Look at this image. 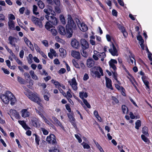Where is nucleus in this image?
I'll use <instances>...</instances> for the list:
<instances>
[{
	"label": "nucleus",
	"mask_w": 152,
	"mask_h": 152,
	"mask_svg": "<svg viewBox=\"0 0 152 152\" xmlns=\"http://www.w3.org/2000/svg\"><path fill=\"white\" fill-rule=\"evenodd\" d=\"M0 98L2 102L6 104H8L10 101L11 104L13 105L16 102L15 96L9 91H7L4 94L1 95Z\"/></svg>",
	"instance_id": "1"
},
{
	"label": "nucleus",
	"mask_w": 152,
	"mask_h": 152,
	"mask_svg": "<svg viewBox=\"0 0 152 152\" xmlns=\"http://www.w3.org/2000/svg\"><path fill=\"white\" fill-rule=\"evenodd\" d=\"M91 72L95 75V77L100 78L101 76L104 75L103 70L102 68L99 66H95L91 69Z\"/></svg>",
	"instance_id": "2"
},
{
	"label": "nucleus",
	"mask_w": 152,
	"mask_h": 152,
	"mask_svg": "<svg viewBox=\"0 0 152 152\" xmlns=\"http://www.w3.org/2000/svg\"><path fill=\"white\" fill-rule=\"evenodd\" d=\"M28 97L32 101L36 102L37 104L42 106V104L40 103V99L39 98L38 95L36 93H29Z\"/></svg>",
	"instance_id": "3"
},
{
	"label": "nucleus",
	"mask_w": 152,
	"mask_h": 152,
	"mask_svg": "<svg viewBox=\"0 0 152 152\" xmlns=\"http://www.w3.org/2000/svg\"><path fill=\"white\" fill-rule=\"evenodd\" d=\"M67 20L68 23L66 25V27L69 29H75L76 27V25L70 15H68Z\"/></svg>",
	"instance_id": "4"
},
{
	"label": "nucleus",
	"mask_w": 152,
	"mask_h": 152,
	"mask_svg": "<svg viewBox=\"0 0 152 152\" xmlns=\"http://www.w3.org/2000/svg\"><path fill=\"white\" fill-rule=\"evenodd\" d=\"M31 20L36 26L40 28H42L43 26L42 23V21L40 20L39 19L36 18L34 16H32Z\"/></svg>",
	"instance_id": "5"
},
{
	"label": "nucleus",
	"mask_w": 152,
	"mask_h": 152,
	"mask_svg": "<svg viewBox=\"0 0 152 152\" xmlns=\"http://www.w3.org/2000/svg\"><path fill=\"white\" fill-rule=\"evenodd\" d=\"M46 19L53 25H56L58 23L57 19L54 16H50L48 15L45 16Z\"/></svg>",
	"instance_id": "6"
},
{
	"label": "nucleus",
	"mask_w": 152,
	"mask_h": 152,
	"mask_svg": "<svg viewBox=\"0 0 152 152\" xmlns=\"http://www.w3.org/2000/svg\"><path fill=\"white\" fill-rule=\"evenodd\" d=\"M80 43L82 49H87L89 47L88 42L85 39H82L80 40Z\"/></svg>",
	"instance_id": "7"
},
{
	"label": "nucleus",
	"mask_w": 152,
	"mask_h": 152,
	"mask_svg": "<svg viewBox=\"0 0 152 152\" xmlns=\"http://www.w3.org/2000/svg\"><path fill=\"white\" fill-rule=\"evenodd\" d=\"M70 85L74 91H76L77 89V83L75 77L68 81Z\"/></svg>",
	"instance_id": "8"
},
{
	"label": "nucleus",
	"mask_w": 152,
	"mask_h": 152,
	"mask_svg": "<svg viewBox=\"0 0 152 152\" xmlns=\"http://www.w3.org/2000/svg\"><path fill=\"white\" fill-rule=\"evenodd\" d=\"M8 41L9 44H10L12 46L14 47H17V45L15 44V43L18 42V39L17 38L10 36L8 38Z\"/></svg>",
	"instance_id": "9"
},
{
	"label": "nucleus",
	"mask_w": 152,
	"mask_h": 152,
	"mask_svg": "<svg viewBox=\"0 0 152 152\" xmlns=\"http://www.w3.org/2000/svg\"><path fill=\"white\" fill-rule=\"evenodd\" d=\"M46 141L49 143L55 144L56 141L55 136L53 134H51L47 137Z\"/></svg>",
	"instance_id": "10"
},
{
	"label": "nucleus",
	"mask_w": 152,
	"mask_h": 152,
	"mask_svg": "<svg viewBox=\"0 0 152 152\" xmlns=\"http://www.w3.org/2000/svg\"><path fill=\"white\" fill-rule=\"evenodd\" d=\"M50 5H51L50 4L48 5L47 6L48 9H44V11L48 15H49L50 14L54 15L55 12L53 10V8Z\"/></svg>",
	"instance_id": "11"
},
{
	"label": "nucleus",
	"mask_w": 152,
	"mask_h": 152,
	"mask_svg": "<svg viewBox=\"0 0 152 152\" xmlns=\"http://www.w3.org/2000/svg\"><path fill=\"white\" fill-rule=\"evenodd\" d=\"M110 68H112L114 71L116 70L117 68L116 64L117 63V61L115 59H111L108 62Z\"/></svg>",
	"instance_id": "12"
},
{
	"label": "nucleus",
	"mask_w": 152,
	"mask_h": 152,
	"mask_svg": "<svg viewBox=\"0 0 152 152\" xmlns=\"http://www.w3.org/2000/svg\"><path fill=\"white\" fill-rule=\"evenodd\" d=\"M109 52L113 56H117L118 55L117 50L113 44H112L111 48L109 49Z\"/></svg>",
	"instance_id": "13"
},
{
	"label": "nucleus",
	"mask_w": 152,
	"mask_h": 152,
	"mask_svg": "<svg viewBox=\"0 0 152 152\" xmlns=\"http://www.w3.org/2000/svg\"><path fill=\"white\" fill-rule=\"evenodd\" d=\"M77 20L78 21V22L77 21V24L80 29L82 31L84 32L86 31L88 29V27L84 23H83L80 24V27L79 26L80 24L78 23L79 22H80L79 20L77 19Z\"/></svg>",
	"instance_id": "14"
},
{
	"label": "nucleus",
	"mask_w": 152,
	"mask_h": 152,
	"mask_svg": "<svg viewBox=\"0 0 152 152\" xmlns=\"http://www.w3.org/2000/svg\"><path fill=\"white\" fill-rule=\"evenodd\" d=\"M72 46L74 48L78 49L79 47V42L75 39H73L71 42Z\"/></svg>",
	"instance_id": "15"
},
{
	"label": "nucleus",
	"mask_w": 152,
	"mask_h": 152,
	"mask_svg": "<svg viewBox=\"0 0 152 152\" xmlns=\"http://www.w3.org/2000/svg\"><path fill=\"white\" fill-rule=\"evenodd\" d=\"M21 116L23 118L28 117L30 115V113L27 109H23L20 111Z\"/></svg>",
	"instance_id": "16"
},
{
	"label": "nucleus",
	"mask_w": 152,
	"mask_h": 152,
	"mask_svg": "<svg viewBox=\"0 0 152 152\" xmlns=\"http://www.w3.org/2000/svg\"><path fill=\"white\" fill-rule=\"evenodd\" d=\"M8 114L9 115L11 114L13 115L17 119L18 118L20 117L18 113L15 110L12 109L10 110L9 113H8Z\"/></svg>",
	"instance_id": "17"
},
{
	"label": "nucleus",
	"mask_w": 152,
	"mask_h": 152,
	"mask_svg": "<svg viewBox=\"0 0 152 152\" xmlns=\"http://www.w3.org/2000/svg\"><path fill=\"white\" fill-rule=\"evenodd\" d=\"M24 40L26 44L33 51L34 50V48L31 42L26 37L24 38Z\"/></svg>",
	"instance_id": "18"
},
{
	"label": "nucleus",
	"mask_w": 152,
	"mask_h": 152,
	"mask_svg": "<svg viewBox=\"0 0 152 152\" xmlns=\"http://www.w3.org/2000/svg\"><path fill=\"white\" fill-rule=\"evenodd\" d=\"M71 55L72 57L77 59H79L80 58V53L78 51L74 50L72 51Z\"/></svg>",
	"instance_id": "19"
},
{
	"label": "nucleus",
	"mask_w": 152,
	"mask_h": 152,
	"mask_svg": "<svg viewBox=\"0 0 152 152\" xmlns=\"http://www.w3.org/2000/svg\"><path fill=\"white\" fill-rule=\"evenodd\" d=\"M86 64L88 67H91L94 65V62L93 59L90 58L87 60Z\"/></svg>",
	"instance_id": "20"
},
{
	"label": "nucleus",
	"mask_w": 152,
	"mask_h": 152,
	"mask_svg": "<svg viewBox=\"0 0 152 152\" xmlns=\"http://www.w3.org/2000/svg\"><path fill=\"white\" fill-rule=\"evenodd\" d=\"M117 25L119 29L123 33L124 36L125 37L127 35V33L126 31L124 28L121 25L118 23L117 24Z\"/></svg>",
	"instance_id": "21"
},
{
	"label": "nucleus",
	"mask_w": 152,
	"mask_h": 152,
	"mask_svg": "<svg viewBox=\"0 0 152 152\" xmlns=\"http://www.w3.org/2000/svg\"><path fill=\"white\" fill-rule=\"evenodd\" d=\"M105 80L107 87L111 90H113V88L111 85V80L107 77H105Z\"/></svg>",
	"instance_id": "22"
},
{
	"label": "nucleus",
	"mask_w": 152,
	"mask_h": 152,
	"mask_svg": "<svg viewBox=\"0 0 152 152\" xmlns=\"http://www.w3.org/2000/svg\"><path fill=\"white\" fill-rule=\"evenodd\" d=\"M143 82L146 86V88L147 90H148L149 89V82L146 80V77L145 76H143L142 78Z\"/></svg>",
	"instance_id": "23"
},
{
	"label": "nucleus",
	"mask_w": 152,
	"mask_h": 152,
	"mask_svg": "<svg viewBox=\"0 0 152 152\" xmlns=\"http://www.w3.org/2000/svg\"><path fill=\"white\" fill-rule=\"evenodd\" d=\"M58 31L60 34L62 35H64L66 34L65 28L62 26H59L58 27Z\"/></svg>",
	"instance_id": "24"
},
{
	"label": "nucleus",
	"mask_w": 152,
	"mask_h": 152,
	"mask_svg": "<svg viewBox=\"0 0 152 152\" xmlns=\"http://www.w3.org/2000/svg\"><path fill=\"white\" fill-rule=\"evenodd\" d=\"M29 73L33 79L35 80H38L39 78L35 74L34 71L32 70H30L29 72Z\"/></svg>",
	"instance_id": "25"
},
{
	"label": "nucleus",
	"mask_w": 152,
	"mask_h": 152,
	"mask_svg": "<svg viewBox=\"0 0 152 152\" xmlns=\"http://www.w3.org/2000/svg\"><path fill=\"white\" fill-rule=\"evenodd\" d=\"M52 118L57 125L61 127L63 129H64L61 124L56 118L55 117H53Z\"/></svg>",
	"instance_id": "26"
},
{
	"label": "nucleus",
	"mask_w": 152,
	"mask_h": 152,
	"mask_svg": "<svg viewBox=\"0 0 152 152\" xmlns=\"http://www.w3.org/2000/svg\"><path fill=\"white\" fill-rule=\"evenodd\" d=\"M8 25L10 29L13 30L14 29L15 25L14 22L12 20H9Z\"/></svg>",
	"instance_id": "27"
},
{
	"label": "nucleus",
	"mask_w": 152,
	"mask_h": 152,
	"mask_svg": "<svg viewBox=\"0 0 152 152\" xmlns=\"http://www.w3.org/2000/svg\"><path fill=\"white\" fill-rule=\"evenodd\" d=\"M73 30L70 29H69L66 28V34L67 37L70 38L72 36L73 33Z\"/></svg>",
	"instance_id": "28"
},
{
	"label": "nucleus",
	"mask_w": 152,
	"mask_h": 152,
	"mask_svg": "<svg viewBox=\"0 0 152 152\" xmlns=\"http://www.w3.org/2000/svg\"><path fill=\"white\" fill-rule=\"evenodd\" d=\"M99 52L96 50L94 51V54L93 55L92 57L96 61H97L99 60Z\"/></svg>",
	"instance_id": "29"
},
{
	"label": "nucleus",
	"mask_w": 152,
	"mask_h": 152,
	"mask_svg": "<svg viewBox=\"0 0 152 152\" xmlns=\"http://www.w3.org/2000/svg\"><path fill=\"white\" fill-rule=\"evenodd\" d=\"M59 51L61 53L60 55L62 58H64L66 55V51L64 49L62 48H60L59 49Z\"/></svg>",
	"instance_id": "30"
},
{
	"label": "nucleus",
	"mask_w": 152,
	"mask_h": 152,
	"mask_svg": "<svg viewBox=\"0 0 152 152\" xmlns=\"http://www.w3.org/2000/svg\"><path fill=\"white\" fill-rule=\"evenodd\" d=\"M38 120L36 118H33L31 120V124L34 127H37L38 126Z\"/></svg>",
	"instance_id": "31"
},
{
	"label": "nucleus",
	"mask_w": 152,
	"mask_h": 152,
	"mask_svg": "<svg viewBox=\"0 0 152 152\" xmlns=\"http://www.w3.org/2000/svg\"><path fill=\"white\" fill-rule=\"evenodd\" d=\"M53 27V26L50 23L49 21L47 22L45 25V28L48 31L50 30Z\"/></svg>",
	"instance_id": "32"
},
{
	"label": "nucleus",
	"mask_w": 152,
	"mask_h": 152,
	"mask_svg": "<svg viewBox=\"0 0 152 152\" xmlns=\"http://www.w3.org/2000/svg\"><path fill=\"white\" fill-rule=\"evenodd\" d=\"M99 56H98L99 58H101V60L102 61H103L104 60V58H105L106 56V55L105 53L104 52H102V53H99Z\"/></svg>",
	"instance_id": "33"
},
{
	"label": "nucleus",
	"mask_w": 152,
	"mask_h": 152,
	"mask_svg": "<svg viewBox=\"0 0 152 152\" xmlns=\"http://www.w3.org/2000/svg\"><path fill=\"white\" fill-rule=\"evenodd\" d=\"M129 59L128 60V61L131 64H133L134 62V64H135V61L134 59V57L133 56H132V57L129 56Z\"/></svg>",
	"instance_id": "34"
},
{
	"label": "nucleus",
	"mask_w": 152,
	"mask_h": 152,
	"mask_svg": "<svg viewBox=\"0 0 152 152\" xmlns=\"http://www.w3.org/2000/svg\"><path fill=\"white\" fill-rule=\"evenodd\" d=\"M79 96L83 100L84 99V98H86L88 96V95L86 92H81L79 93Z\"/></svg>",
	"instance_id": "35"
},
{
	"label": "nucleus",
	"mask_w": 152,
	"mask_h": 152,
	"mask_svg": "<svg viewBox=\"0 0 152 152\" xmlns=\"http://www.w3.org/2000/svg\"><path fill=\"white\" fill-rule=\"evenodd\" d=\"M48 31H50L52 34L54 36H56L58 33L57 31L54 28H51Z\"/></svg>",
	"instance_id": "36"
},
{
	"label": "nucleus",
	"mask_w": 152,
	"mask_h": 152,
	"mask_svg": "<svg viewBox=\"0 0 152 152\" xmlns=\"http://www.w3.org/2000/svg\"><path fill=\"white\" fill-rule=\"evenodd\" d=\"M51 82L52 83L54 84V85L56 86V88H60V84L58 82L54 80H51Z\"/></svg>",
	"instance_id": "37"
},
{
	"label": "nucleus",
	"mask_w": 152,
	"mask_h": 152,
	"mask_svg": "<svg viewBox=\"0 0 152 152\" xmlns=\"http://www.w3.org/2000/svg\"><path fill=\"white\" fill-rule=\"evenodd\" d=\"M142 131L143 134L147 136L148 135V128L147 127L145 126L143 127L142 129Z\"/></svg>",
	"instance_id": "38"
},
{
	"label": "nucleus",
	"mask_w": 152,
	"mask_h": 152,
	"mask_svg": "<svg viewBox=\"0 0 152 152\" xmlns=\"http://www.w3.org/2000/svg\"><path fill=\"white\" fill-rule=\"evenodd\" d=\"M94 142L96 147L99 149L100 152H104L101 147L100 146L98 142L95 141Z\"/></svg>",
	"instance_id": "39"
},
{
	"label": "nucleus",
	"mask_w": 152,
	"mask_h": 152,
	"mask_svg": "<svg viewBox=\"0 0 152 152\" xmlns=\"http://www.w3.org/2000/svg\"><path fill=\"white\" fill-rule=\"evenodd\" d=\"M141 121L140 120H137L135 123V128L137 129H139V128L141 126Z\"/></svg>",
	"instance_id": "40"
},
{
	"label": "nucleus",
	"mask_w": 152,
	"mask_h": 152,
	"mask_svg": "<svg viewBox=\"0 0 152 152\" xmlns=\"http://www.w3.org/2000/svg\"><path fill=\"white\" fill-rule=\"evenodd\" d=\"M37 4L39 7L41 9H43L45 7V4L44 3L41 1H39L38 2Z\"/></svg>",
	"instance_id": "41"
},
{
	"label": "nucleus",
	"mask_w": 152,
	"mask_h": 152,
	"mask_svg": "<svg viewBox=\"0 0 152 152\" xmlns=\"http://www.w3.org/2000/svg\"><path fill=\"white\" fill-rule=\"evenodd\" d=\"M81 145L84 149H88L90 148V147L88 144L84 142H83L81 143Z\"/></svg>",
	"instance_id": "42"
},
{
	"label": "nucleus",
	"mask_w": 152,
	"mask_h": 152,
	"mask_svg": "<svg viewBox=\"0 0 152 152\" xmlns=\"http://www.w3.org/2000/svg\"><path fill=\"white\" fill-rule=\"evenodd\" d=\"M50 96V94L48 93L45 94L43 96L44 99L46 101H48Z\"/></svg>",
	"instance_id": "43"
},
{
	"label": "nucleus",
	"mask_w": 152,
	"mask_h": 152,
	"mask_svg": "<svg viewBox=\"0 0 152 152\" xmlns=\"http://www.w3.org/2000/svg\"><path fill=\"white\" fill-rule=\"evenodd\" d=\"M37 7L35 5L33 6V13L35 15H37L39 14V12H37Z\"/></svg>",
	"instance_id": "44"
},
{
	"label": "nucleus",
	"mask_w": 152,
	"mask_h": 152,
	"mask_svg": "<svg viewBox=\"0 0 152 152\" xmlns=\"http://www.w3.org/2000/svg\"><path fill=\"white\" fill-rule=\"evenodd\" d=\"M115 88L118 90L121 91L123 92L125 90L124 88L120 86L118 84H115Z\"/></svg>",
	"instance_id": "45"
},
{
	"label": "nucleus",
	"mask_w": 152,
	"mask_h": 152,
	"mask_svg": "<svg viewBox=\"0 0 152 152\" xmlns=\"http://www.w3.org/2000/svg\"><path fill=\"white\" fill-rule=\"evenodd\" d=\"M17 79L18 82L21 84H24L25 83V80L21 77L18 76L17 77Z\"/></svg>",
	"instance_id": "46"
},
{
	"label": "nucleus",
	"mask_w": 152,
	"mask_h": 152,
	"mask_svg": "<svg viewBox=\"0 0 152 152\" xmlns=\"http://www.w3.org/2000/svg\"><path fill=\"white\" fill-rule=\"evenodd\" d=\"M60 20L62 24H65L66 22L64 16L63 15H61L60 16Z\"/></svg>",
	"instance_id": "47"
},
{
	"label": "nucleus",
	"mask_w": 152,
	"mask_h": 152,
	"mask_svg": "<svg viewBox=\"0 0 152 152\" xmlns=\"http://www.w3.org/2000/svg\"><path fill=\"white\" fill-rule=\"evenodd\" d=\"M33 57L32 54H30L28 55V63L30 64L32 62V58Z\"/></svg>",
	"instance_id": "48"
},
{
	"label": "nucleus",
	"mask_w": 152,
	"mask_h": 152,
	"mask_svg": "<svg viewBox=\"0 0 152 152\" xmlns=\"http://www.w3.org/2000/svg\"><path fill=\"white\" fill-rule=\"evenodd\" d=\"M86 49H82V51L81 52V53L82 56L84 57H87L88 56V54L86 52V51H85V50Z\"/></svg>",
	"instance_id": "49"
},
{
	"label": "nucleus",
	"mask_w": 152,
	"mask_h": 152,
	"mask_svg": "<svg viewBox=\"0 0 152 152\" xmlns=\"http://www.w3.org/2000/svg\"><path fill=\"white\" fill-rule=\"evenodd\" d=\"M67 116L68 118L69 119V120L71 123H73L75 119L73 116L70 114H68Z\"/></svg>",
	"instance_id": "50"
},
{
	"label": "nucleus",
	"mask_w": 152,
	"mask_h": 152,
	"mask_svg": "<svg viewBox=\"0 0 152 152\" xmlns=\"http://www.w3.org/2000/svg\"><path fill=\"white\" fill-rule=\"evenodd\" d=\"M39 72L40 74L42 75H44L45 76H47L48 75L47 72H46L45 70L44 69H42L41 71L40 70Z\"/></svg>",
	"instance_id": "51"
},
{
	"label": "nucleus",
	"mask_w": 152,
	"mask_h": 152,
	"mask_svg": "<svg viewBox=\"0 0 152 152\" xmlns=\"http://www.w3.org/2000/svg\"><path fill=\"white\" fill-rule=\"evenodd\" d=\"M137 39L139 41V43H143L144 40L142 39V37L140 35H138L137 37Z\"/></svg>",
	"instance_id": "52"
},
{
	"label": "nucleus",
	"mask_w": 152,
	"mask_h": 152,
	"mask_svg": "<svg viewBox=\"0 0 152 152\" xmlns=\"http://www.w3.org/2000/svg\"><path fill=\"white\" fill-rule=\"evenodd\" d=\"M71 92V90L69 89V90L67 92L66 94L67 97H66L67 99H68V98H71L72 97V96L70 93Z\"/></svg>",
	"instance_id": "53"
},
{
	"label": "nucleus",
	"mask_w": 152,
	"mask_h": 152,
	"mask_svg": "<svg viewBox=\"0 0 152 152\" xmlns=\"http://www.w3.org/2000/svg\"><path fill=\"white\" fill-rule=\"evenodd\" d=\"M72 62L73 65L76 68H79V65L77 63L75 60H73Z\"/></svg>",
	"instance_id": "54"
},
{
	"label": "nucleus",
	"mask_w": 152,
	"mask_h": 152,
	"mask_svg": "<svg viewBox=\"0 0 152 152\" xmlns=\"http://www.w3.org/2000/svg\"><path fill=\"white\" fill-rule=\"evenodd\" d=\"M83 101L85 105L88 108H90L91 106L89 104L87 100L85 99H83Z\"/></svg>",
	"instance_id": "55"
},
{
	"label": "nucleus",
	"mask_w": 152,
	"mask_h": 152,
	"mask_svg": "<svg viewBox=\"0 0 152 152\" xmlns=\"http://www.w3.org/2000/svg\"><path fill=\"white\" fill-rule=\"evenodd\" d=\"M35 142L36 143L37 145H39V142L40 140L39 139V137L38 136H37V135L36 134H35Z\"/></svg>",
	"instance_id": "56"
},
{
	"label": "nucleus",
	"mask_w": 152,
	"mask_h": 152,
	"mask_svg": "<svg viewBox=\"0 0 152 152\" xmlns=\"http://www.w3.org/2000/svg\"><path fill=\"white\" fill-rule=\"evenodd\" d=\"M141 137L142 139L145 142H147L148 141V139L147 137H146L144 135L142 134L141 135Z\"/></svg>",
	"instance_id": "57"
},
{
	"label": "nucleus",
	"mask_w": 152,
	"mask_h": 152,
	"mask_svg": "<svg viewBox=\"0 0 152 152\" xmlns=\"http://www.w3.org/2000/svg\"><path fill=\"white\" fill-rule=\"evenodd\" d=\"M123 112L124 113H125L127 112V107L125 105H122V107Z\"/></svg>",
	"instance_id": "58"
},
{
	"label": "nucleus",
	"mask_w": 152,
	"mask_h": 152,
	"mask_svg": "<svg viewBox=\"0 0 152 152\" xmlns=\"http://www.w3.org/2000/svg\"><path fill=\"white\" fill-rule=\"evenodd\" d=\"M113 76L114 78L116 80V81H117L118 83V84H120V82L118 81L117 79V74L115 72H113Z\"/></svg>",
	"instance_id": "59"
},
{
	"label": "nucleus",
	"mask_w": 152,
	"mask_h": 152,
	"mask_svg": "<svg viewBox=\"0 0 152 152\" xmlns=\"http://www.w3.org/2000/svg\"><path fill=\"white\" fill-rule=\"evenodd\" d=\"M41 130L42 132L44 134L47 135L48 134V131L45 129L43 128H41Z\"/></svg>",
	"instance_id": "60"
},
{
	"label": "nucleus",
	"mask_w": 152,
	"mask_h": 152,
	"mask_svg": "<svg viewBox=\"0 0 152 152\" xmlns=\"http://www.w3.org/2000/svg\"><path fill=\"white\" fill-rule=\"evenodd\" d=\"M34 46L35 50L37 52L39 53L41 51L40 48L37 44H34Z\"/></svg>",
	"instance_id": "61"
},
{
	"label": "nucleus",
	"mask_w": 152,
	"mask_h": 152,
	"mask_svg": "<svg viewBox=\"0 0 152 152\" xmlns=\"http://www.w3.org/2000/svg\"><path fill=\"white\" fill-rule=\"evenodd\" d=\"M1 69L5 74L9 75L10 73L9 71L7 69L2 67Z\"/></svg>",
	"instance_id": "62"
},
{
	"label": "nucleus",
	"mask_w": 152,
	"mask_h": 152,
	"mask_svg": "<svg viewBox=\"0 0 152 152\" xmlns=\"http://www.w3.org/2000/svg\"><path fill=\"white\" fill-rule=\"evenodd\" d=\"M50 51L51 53L53 54V56H56V53L55 51L53 49H51Z\"/></svg>",
	"instance_id": "63"
},
{
	"label": "nucleus",
	"mask_w": 152,
	"mask_h": 152,
	"mask_svg": "<svg viewBox=\"0 0 152 152\" xmlns=\"http://www.w3.org/2000/svg\"><path fill=\"white\" fill-rule=\"evenodd\" d=\"M5 20V17L4 15L2 14H0V21H4Z\"/></svg>",
	"instance_id": "64"
}]
</instances>
